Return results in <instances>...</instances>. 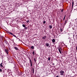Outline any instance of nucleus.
Listing matches in <instances>:
<instances>
[{
  "label": "nucleus",
  "mask_w": 77,
  "mask_h": 77,
  "mask_svg": "<svg viewBox=\"0 0 77 77\" xmlns=\"http://www.w3.org/2000/svg\"><path fill=\"white\" fill-rule=\"evenodd\" d=\"M45 23H46L45 21H44L43 22V24H45Z\"/></svg>",
  "instance_id": "nucleus-20"
},
{
  "label": "nucleus",
  "mask_w": 77,
  "mask_h": 77,
  "mask_svg": "<svg viewBox=\"0 0 77 77\" xmlns=\"http://www.w3.org/2000/svg\"><path fill=\"white\" fill-rule=\"evenodd\" d=\"M76 50H77V46L76 47Z\"/></svg>",
  "instance_id": "nucleus-28"
},
{
  "label": "nucleus",
  "mask_w": 77,
  "mask_h": 77,
  "mask_svg": "<svg viewBox=\"0 0 77 77\" xmlns=\"http://www.w3.org/2000/svg\"><path fill=\"white\" fill-rule=\"evenodd\" d=\"M61 51H62V49L61 48H59V51L60 52V54H62V52H61Z\"/></svg>",
  "instance_id": "nucleus-2"
},
{
  "label": "nucleus",
  "mask_w": 77,
  "mask_h": 77,
  "mask_svg": "<svg viewBox=\"0 0 77 77\" xmlns=\"http://www.w3.org/2000/svg\"><path fill=\"white\" fill-rule=\"evenodd\" d=\"M49 28H50V29H52V26L50 25L49 26Z\"/></svg>",
  "instance_id": "nucleus-11"
},
{
  "label": "nucleus",
  "mask_w": 77,
  "mask_h": 77,
  "mask_svg": "<svg viewBox=\"0 0 77 77\" xmlns=\"http://www.w3.org/2000/svg\"><path fill=\"white\" fill-rule=\"evenodd\" d=\"M13 36H14V37H15L16 38H17V39H18V37H16V36L14 34H13Z\"/></svg>",
  "instance_id": "nucleus-12"
},
{
  "label": "nucleus",
  "mask_w": 77,
  "mask_h": 77,
  "mask_svg": "<svg viewBox=\"0 0 77 77\" xmlns=\"http://www.w3.org/2000/svg\"><path fill=\"white\" fill-rule=\"evenodd\" d=\"M3 64H2V63H1V64H0V66H1V67H3Z\"/></svg>",
  "instance_id": "nucleus-13"
},
{
  "label": "nucleus",
  "mask_w": 77,
  "mask_h": 77,
  "mask_svg": "<svg viewBox=\"0 0 77 77\" xmlns=\"http://www.w3.org/2000/svg\"><path fill=\"white\" fill-rule=\"evenodd\" d=\"M74 6V1H72V8H73V6Z\"/></svg>",
  "instance_id": "nucleus-9"
},
{
  "label": "nucleus",
  "mask_w": 77,
  "mask_h": 77,
  "mask_svg": "<svg viewBox=\"0 0 77 77\" xmlns=\"http://www.w3.org/2000/svg\"><path fill=\"white\" fill-rule=\"evenodd\" d=\"M34 60L35 62H36V58H34Z\"/></svg>",
  "instance_id": "nucleus-21"
},
{
  "label": "nucleus",
  "mask_w": 77,
  "mask_h": 77,
  "mask_svg": "<svg viewBox=\"0 0 77 77\" xmlns=\"http://www.w3.org/2000/svg\"><path fill=\"white\" fill-rule=\"evenodd\" d=\"M56 77H59V75H57L56 76Z\"/></svg>",
  "instance_id": "nucleus-25"
},
{
  "label": "nucleus",
  "mask_w": 77,
  "mask_h": 77,
  "mask_svg": "<svg viewBox=\"0 0 77 77\" xmlns=\"http://www.w3.org/2000/svg\"><path fill=\"white\" fill-rule=\"evenodd\" d=\"M10 35H13V33H12L11 32H10L9 33Z\"/></svg>",
  "instance_id": "nucleus-16"
},
{
  "label": "nucleus",
  "mask_w": 77,
  "mask_h": 77,
  "mask_svg": "<svg viewBox=\"0 0 77 77\" xmlns=\"http://www.w3.org/2000/svg\"><path fill=\"white\" fill-rule=\"evenodd\" d=\"M65 17H64L63 19V21H64V20H65Z\"/></svg>",
  "instance_id": "nucleus-26"
},
{
  "label": "nucleus",
  "mask_w": 77,
  "mask_h": 77,
  "mask_svg": "<svg viewBox=\"0 0 77 77\" xmlns=\"http://www.w3.org/2000/svg\"><path fill=\"white\" fill-rule=\"evenodd\" d=\"M2 37H3V36H2Z\"/></svg>",
  "instance_id": "nucleus-32"
},
{
  "label": "nucleus",
  "mask_w": 77,
  "mask_h": 77,
  "mask_svg": "<svg viewBox=\"0 0 77 77\" xmlns=\"http://www.w3.org/2000/svg\"><path fill=\"white\" fill-rule=\"evenodd\" d=\"M32 72L34 73V69L33 68H32Z\"/></svg>",
  "instance_id": "nucleus-17"
},
{
  "label": "nucleus",
  "mask_w": 77,
  "mask_h": 77,
  "mask_svg": "<svg viewBox=\"0 0 77 77\" xmlns=\"http://www.w3.org/2000/svg\"><path fill=\"white\" fill-rule=\"evenodd\" d=\"M25 29H26H26H27V27H25Z\"/></svg>",
  "instance_id": "nucleus-24"
},
{
  "label": "nucleus",
  "mask_w": 77,
  "mask_h": 77,
  "mask_svg": "<svg viewBox=\"0 0 77 77\" xmlns=\"http://www.w3.org/2000/svg\"><path fill=\"white\" fill-rule=\"evenodd\" d=\"M29 61L30 62L31 66H32V61L31 60H30Z\"/></svg>",
  "instance_id": "nucleus-5"
},
{
  "label": "nucleus",
  "mask_w": 77,
  "mask_h": 77,
  "mask_svg": "<svg viewBox=\"0 0 77 77\" xmlns=\"http://www.w3.org/2000/svg\"><path fill=\"white\" fill-rule=\"evenodd\" d=\"M60 73L61 75H63V74H64V72L62 70H61L60 72Z\"/></svg>",
  "instance_id": "nucleus-1"
},
{
  "label": "nucleus",
  "mask_w": 77,
  "mask_h": 77,
  "mask_svg": "<svg viewBox=\"0 0 77 77\" xmlns=\"http://www.w3.org/2000/svg\"><path fill=\"white\" fill-rule=\"evenodd\" d=\"M66 16V15H65L64 16L65 18V17Z\"/></svg>",
  "instance_id": "nucleus-30"
},
{
  "label": "nucleus",
  "mask_w": 77,
  "mask_h": 77,
  "mask_svg": "<svg viewBox=\"0 0 77 77\" xmlns=\"http://www.w3.org/2000/svg\"><path fill=\"white\" fill-rule=\"evenodd\" d=\"M32 53V54L35 55V51H33Z\"/></svg>",
  "instance_id": "nucleus-18"
},
{
  "label": "nucleus",
  "mask_w": 77,
  "mask_h": 77,
  "mask_svg": "<svg viewBox=\"0 0 77 77\" xmlns=\"http://www.w3.org/2000/svg\"><path fill=\"white\" fill-rule=\"evenodd\" d=\"M55 41H55V39H53L52 40V42H55Z\"/></svg>",
  "instance_id": "nucleus-7"
},
{
  "label": "nucleus",
  "mask_w": 77,
  "mask_h": 77,
  "mask_svg": "<svg viewBox=\"0 0 77 77\" xmlns=\"http://www.w3.org/2000/svg\"><path fill=\"white\" fill-rule=\"evenodd\" d=\"M31 48H32V49H34V46H31Z\"/></svg>",
  "instance_id": "nucleus-10"
},
{
  "label": "nucleus",
  "mask_w": 77,
  "mask_h": 77,
  "mask_svg": "<svg viewBox=\"0 0 77 77\" xmlns=\"http://www.w3.org/2000/svg\"><path fill=\"white\" fill-rule=\"evenodd\" d=\"M3 72H5V71H3Z\"/></svg>",
  "instance_id": "nucleus-31"
},
{
  "label": "nucleus",
  "mask_w": 77,
  "mask_h": 77,
  "mask_svg": "<svg viewBox=\"0 0 77 77\" xmlns=\"http://www.w3.org/2000/svg\"><path fill=\"white\" fill-rule=\"evenodd\" d=\"M14 48L15 50H19V49L18 48L16 47H14Z\"/></svg>",
  "instance_id": "nucleus-3"
},
{
  "label": "nucleus",
  "mask_w": 77,
  "mask_h": 77,
  "mask_svg": "<svg viewBox=\"0 0 77 77\" xmlns=\"http://www.w3.org/2000/svg\"><path fill=\"white\" fill-rule=\"evenodd\" d=\"M23 27H26V25H25L24 24H23Z\"/></svg>",
  "instance_id": "nucleus-15"
},
{
  "label": "nucleus",
  "mask_w": 77,
  "mask_h": 77,
  "mask_svg": "<svg viewBox=\"0 0 77 77\" xmlns=\"http://www.w3.org/2000/svg\"><path fill=\"white\" fill-rule=\"evenodd\" d=\"M5 51L6 53H7V54H8V50L5 49Z\"/></svg>",
  "instance_id": "nucleus-6"
},
{
  "label": "nucleus",
  "mask_w": 77,
  "mask_h": 77,
  "mask_svg": "<svg viewBox=\"0 0 77 77\" xmlns=\"http://www.w3.org/2000/svg\"><path fill=\"white\" fill-rule=\"evenodd\" d=\"M50 59H51V58H50V57H48V60H50Z\"/></svg>",
  "instance_id": "nucleus-14"
},
{
  "label": "nucleus",
  "mask_w": 77,
  "mask_h": 77,
  "mask_svg": "<svg viewBox=\"0 0 77 77\" xmlns=\"http://www.w3.org/2000/svg\"><path fill=\"white\" fill-rule=\"evenodd\" d=\"M2 69H0V72H2Z\"/></svg>",
  "instance_id": "nucleus-22"
},
{
  "label": "nucleus",
  "mask_w": 77,
  "mask_h": 77,
  "mask_svg": "<svg viewBox=\"0 0 77 77\" xmlns=\"http://www.w3.org/2000/svg\"><path fill=\"white\" fill-rule=\"evenodd\" d=\"M27 23H29V20H27L26 21Z\"/></svg>",
  "instance_id": "nucleus-23"
},
{
  "label": "nucleus",
  "mask_w": 77,
  "mask_h": 77,
  "mask_svg": "<svg viewBox=\"0 0 77 77\" xmlns=\"http://www.w3.org/2000/svg\"><path fill=\"white\" fill-rule=\"evenodd\" d=\"M62 29H61V32H62Z\"/></svg>",
  "instance_id": "nucleus-27"
},
{
  "label": "nucleus",
  "mask_w": 77,
  "mask_h": 77,
  "mask_svg": "<svg viewBox=\"0 0 77 77\" xmlns=\"http://www.w3.org/2000/svg\"><path fill=\"white\" fill-rule=\"evenodd\" d=\"M66 24V20L65 23H64V26H65V24Z\"/></svg>",
  "instance_id": "nucleus-19"
},
{
  "label": "nucleus",
  "mask_w": 77,
  "mask_h": 77,
  "mask_svg": "<svg viewBox=\"0 0 77 77\" xmlns=\"http://www.w3.org/2000/svg\"><path fill=\"white\" fill-rule=\"evenodd\" d=\"M61 12H63V10H61Z\"/></svg>",
  "instance_id": "nucleus-29"
},
{
  "label": "nucleus",
  "mask_w": 77,
  "mask_h": 77,
  "mask_svg": "<svg viewBox=\"0 0 77 77\" xmlns=\"http://www.w3.org/2000/svg\"><path fill=\"white\" fill-rule=\"evenodd\" d=\"M45 45H46L47 47H48V46H49V44H48V43H46Z\"/></svg>",
  "instance_id": "nucleus-8"
},
{
  "label": "nucleus",
  "mask_w": 77,
  "mask_h": 77,
  "mask_svg": "<svg viewBox=\"0 0 77 77\" xmlns=\"http://www.w3.org/2000/svg\"><path fill=\"white\" fill-rule=\"evenodd\" d=\"M46 38H47V36H44L42 37V39H46Z\"/></svg>",
  "instance_id": "nucleus-4"
}]
</instances>
